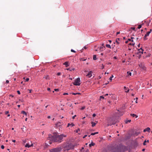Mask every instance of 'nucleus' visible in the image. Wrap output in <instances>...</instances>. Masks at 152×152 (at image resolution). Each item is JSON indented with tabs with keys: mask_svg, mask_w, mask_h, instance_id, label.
I'll return each mask as SVG.
<instances>
[{
	"mask_svg": "<svg viewBox=\"0 0 152 152\" xmlns=\"http://www.w3.org/2000/svg\"><path fill=\"white\" fill-rule=\"evenodd\" d=\"M29 80V78H26V79H25V82H28V81Z\"/></svg>",
	"mask_w": 152,
	"mask_h": 152,
	"instance_id": "37",
	"label": "nucleus"
},
{
	"mask_svg": "<svg viewBox=\"0 0 152 152\" xmlns=\"http://www.w3.org/2000/svg\"><path fill=\"white\" fill-rule=\"evenodd\" d=\"M71 51L72 52H74V53L76 52V51L73 49H71Z\"/></svg>",
	"mask_w": 152,
	"mask_h": 152,
	"instance_id": "42",
	"label": "nucleus"
},
{
	"mask_svg": "<svg viewBox=\"0 0 152 152\" xmlns=\"http://www.w3.org/2000/svg\"><path fill=\"white\" fill-rule=\"evenodd\" d=\"M120 39L119 38H117L116 39L115 42L117 43L118 45L119 43Z\"/></svg>",
	"mask_w": 152,
	"mask_h": 152,
	"instance_id": "17",
	"label": "nucleus"
},
{
	"mask_svg": "<svg viewBox=\"0 0 152 152\" xmlns=\"http://www.w3.org/2000/svg\"><path fill=\"white\" fill-rule=\"evenodd\" d=\"M128 42V40L127 41H125L126 43H127Z\"/></svg>",
	"mask_w": 152,
	"mask_h": 152,
	"instance_id": "58",
	"label": "nucleus"
},
{
	"mask_svg": "<svg viewBox=\"0 0 152 152\" xmlns=\"http://www.w3.org/2000/svg\"><path fill=\"white\" fill-rule=\"evenodd\" d=\"M127 74L128 76H131L132 75L131 73L129 72H127Z\"/></svg>",
	"mask_w": 152,
	"mask_h": 152,
	"instance_id": "27",
	"label": "nucleus"
},
{
	"mask_svg": "<svg viewBox=\"0 0 152 152\" xmlns=\"http://www.w3.org/2000/svg\"><path fill=\"white\" fill-rule=\"evenodd\" d=\"M150 128L149 127H147L146 128L144 129L143 131V132H150Z\"/></svg>",
	"mask_w": 152,
	"mask_h": 152,
	"instance_id": "8",
	"label": "nucleus"
},
{
	"mask_svg": "<svg viewBox=\"0 0 152 152\" xmlns=\"http://www.w3.org/2000/svg\"><path fill=\"white\" fill-rule=\"evenodd\" d=\"M46 79H49V77L48 75H46L44 77Z\"/></svg>",
	"mask_w": 152,
	"mask_h": 152,
	"instance_id": "23",
	"label": "nucleus"
},
{
	"mask_svg": "<svg viewBox=\"0 0 152 152\" xmlns=\"http://www.w3.org/2000/svg\"><path fill=\"white\" fill-rule=\"evenodd\" d=\"M108 94H107L104 95V96H108Z\"/></svg>",
	"mask_w": 152,
	"mask_h": 152,
	"instance_id": "59",
	"label": "nucleus"
},
{
	"mask_svg": "<svg viewBox=\"0 0 152 152\" xmlns=\"http://www.w3.org/2000/svg\"><path fill=\"white\" fill-rule=\"evenodd\" d=\"M147 36H145H145L144 37V40H146L148 39V38H147Z\"/></svg>",
	"mask_w": 152,
	"mask_h": 152,
	"instance_id": "30",
	"label": "nucleus"
},
{
	"mask_svg": "<svg viewBox=\"0 0 152 152\" xmlns=\"http://www.w3.org/2000/svg\"><path fill=\"white\" fill-rule=\"evenodd\" d=\"M145 149L144 148L142 149V151H145Z\"/></svg>",
	"mask_w": 152,
	"mask_h": 152,
	"instance_id": "61",
	"label": "nucleus"
},
{
	"mask_svg": "<svg viewBox=\"0 0 152 152\" xmlns=\"http://www.w3.org/2000/svg\"><path fill=\"white\" fill-rule=\"evenodd\" d=\"M64 65H65L66 67H67L69 66V62L68 61H66L65 62L64 64Z\"/></svg>",
	"mask_w": 152,
	"mask_h": 152,
	"instance_id": "13",
	"label": "nucleus"
},
{
	"mask_svg": "<svg viewBox=\"0 0 152 152\" xmlns=\"http://www.w3.org/2000/svg\"><path fill=\"white\" fill-rule=\"evenodd\" d=\"M28 91H29V93H31V91H32V90H28Z\"/></svg>",
	"mask_w": 152,
	"mask_h": 152,
	"instance_id": "55",
	"label": "nucleus"
},
{
	"mask_svg": "<svg viewBox=\"0 0 152 152\" xmlns=\"http://www.w3.org/2000/svg\"><path fill=\"white\" fill-rule=\"evenodd\" d=\"M75 145L70 142L64 143L61 147L52 149L50 150V152H69L70 150H73Z\"/></svg>",
	"mask_w": 152,
	"mask_h": 152,
	"instance_id": "1",
	"label": "nucleus"
},
{
	"mask_svg": "<svg viewBox=\"0 0 152 152\" xmlns=\"http://www.w3.org/2000/svg\"><path fill=\"white\" fill-rule=\"evenodd\" d=\"M93 73L92 71H91L88 72V73L86 75V77L88 78L91 77L92 75V74Z\"/></svg>",
	"mask_w": 152,
	"mask_h": 152,
	"instance_id": "7",
	"label": "nucleus"
},
{
	"mask_svg": "<svg viewBox=\"0 0 152 152\" xmlns=\"http://www.w3.org/2000/svg\"><path fill=\"white\" fill-rule=\"evenodd\" d=\"M68 93H64L63 94V95H68Z\"/></svg>",
	"mask_w": 152,
	"mask_h": 152,
	"instance_id": "48",
	"label": "nucleus"
},
{
	"mask_svg": "<svg viewBox=\"0 0 152 152\" xmlns=\"http://www.w3.org/2000/svg\"><path fill=\"white\" fill-rule=\"evenodd\" d=\"M76 115H75L74 116L72 117V118L74 119L75 117H76Z\"/></svg>",
	"mask_w": 152,
	"mask_h": 152,
	"instance_id": "49",
	"label": "nucleus"
},
{
	"mask_svg": "<svg viewBox=\"0 0 152 152\" xmlns=\"http://www.w3.org/2000/svg\"><path fill=\"white\" fill-rule=\"evenodd\" d=\"M12 141L13 142H15V140H12Z\"/></svg>",
	"mask_w": 152,
	"mask_h": 152,
	"instance_id": "60",
	"label": "nucleus"
},
{
	"mask_svg": "<svg viewBox=\"0 0 152 152\" xmlns=\"http://www.w3.org/2000/svg\"><path fill=\"white\" fill-rule=\"evenodd\" d=\"M87 136V135H84L83 137V138H85Z\"/></svg>",
	"mask_w": 152,
	"mask_h": 152,
	"instance_id": "50",
	"label": "nucleus"
},
{
	"mask_svg": "<svg viewBox=\"0 0 152 152\" xmlns=\"http://www.w3.org/2000/svg\"><path fill=\"white\" fill-rule=\"evenodd\" d=\"M100 98L104 99V97L103 96H100Z\"/></svg>",
	"mask_w": 152,
	"mask_h": 152,
	"instance_id": "47",
	"label": "nucleus"
},
{
	"mask_svg": "<svg viewBox=\"0 0 152 152\" xmlns=\"http://www.w3.org/2000/svg\"><path fill=\"white\" fill-rule=\"evenodd\" d=\"M80 131V129H78L77 130H76V131H75L76 133H77L79 132Z\"/></svg>",
	"mask_w": 152,
	"mask_h": 152,
	"instance_id": "33",
	"label": "nucleus"
},
{
	"mask_svg": "<svg viewBox=\"0 0 152 152\" xmlns=\"http://www.w3.org/2000/svg\"><path fill=\"white\" fill-rule=\"evenodd\" d=\"M95 145V143H94L91 142V143L89 144V146L90 147H91L92 146H94Z\"/></svg>",
	"mask_w": 152,
	"mask_h": 152,
	"instance_id": "19",
	"label": "nucleus"
},
{
	"mask_svg": "<svg viewBox=\"0 0 152 152\" xmlns=\"http://www.w3.org/2000/svg\"><path fill=\"white\" fill-rule=\"evenodd\" d=\"M105 48V47L104 46H103L102 47H100L99 48V50L101 51H102Z\"/></svg>",
	"mask_w": 152,
	"mask_h": 152,
	"instance_id": "16",
	"label": "nucleus"
},
{
	"mask_svg": "<svg viewBox=\"0 0 152 152\" xmlns=\"http://www.w3.org/2000/svg\"><path fill=\"white\" fill-rule=\"evenodd\" d=\"M138 53H141L142 54L143 53V50L142 49V48H140L138 50Z\"/></svg>",
	"mask_w": 152,
	"mask_h": 152,
	"instance_id": "11",
	"label": "nucleus"
},
{
	"mask_svg": "<svg viewBox=\"0 0 152 152\" xmlns=\"http://www.w3.org/2000/svg\"><path fill=\"white\" fill-rule=\"evenodd\" d=\"M6 83H9V81L8 80H7L6 81Z\"/></svg>",
	"mask_w": 152,
	"mask_h": 152,
	"instance_id": "52",
	"label": "nucleus"
},
{
	"mask_svg": "<svg viewBox=\"0 0 152 152\" xmlns=\"http://www.w3.org/2000/svg\"><path fill=\"white\" fill-rule=\"evenodd\" d=\"M80 79L79 77H78L75 80L73 84L75 86H80Z\"/></svg>",
	"mask_w": 152,
	"mask_h": 152,
	"instance_id": "4",
	"label": "nucleus"
},
{
	"mask_svg": "<svg viewBox=\"0 0 152 152\" xmlns=\"http://www.w3.org/2000/svg\"><path fill=\"white\" fill-rule=\"evenodd\" d=\"M124 89L125 91V92L126 93H128L129 92V90L128 88H126V86H124Z\"/></svg>",
	"mask_w": 152,
	"mask_h": 152,
	"instance_id": "10",
	"label": "nucleus"
},
{
	"mask_svg": "<svg viewBox=\"0 0 152 152\" xmlns=\"http://www.w3.org/2000/svg\"><path fill=\"white\" fill-rule=\"evenodd\" d=\"M106 46L108 48H111V46L110 45H109V44H106Z\"/></svg>",
	"mask_w": 152,
	"mask_h": 152,
	"instance_id": "22",
	"label": "nucleus"
},
{
	"mask_svg": "<svg viewBox=\"0 0 152 152\" xmlns=\"http://www.w3.org/2000/svg\"><path fill=\"white\" fill-rule=\"evenodd\" d=\"M93 59L94 60H96V55H94L93 56Z\"/></svg>",
	"mask_w": 152,
	"mask_h": 152,
	"instance_id": "25",
	"label": "nucleus"
},
{
	"mask_svg": "<svg viewBox=\"0 0 152 152\" xmlns=\"http://www.w3.org/2000/svg\"><path fill=\"white\" fill-rule=\"evenodd\" d=\"M130 29H131L133 30H134V31H136L135 28V27H132L130 28Z\"/></svg>",
	"mask_w": 152,
	"mask_h": 152,
	"instance_id": "31",
	"label": "nucleus"
},
{
	"mask_svg": "<svg viewBox=\"0 0 152 152\" xmlns=\"http://www.w3.org/2000/svg\"><path fill=\"white\" fill-rule=\"evenodd\" d=\"M54 90L55 91H59V89H54Z\"/></svg>",
	"mask_w": 152,
	"mask_h": 152,
	"instance_id": "43",
	"label": "nucleus"
},
{
	"mask_svg": "<svg viewBox=\"0 0 152 152\" xmlns=\"http://www.w3.org/2000/svg\"><path fill=\"white\" fill-rule=\"evenodd\" d=\"M47 90L48 91H50V88H47Z\"/></svg>",
	"mask_w": 152,
	"mask_h": 152,
	"instance_id": "46",
	"label": "nucleus"
},
{
	"mask_svg": "<svg viewBox=\"0 0 152 152\" xmlns=\"http://www.w3.org/2000/svg\"><path fill=\"white\" fill-rule=\"evenodd\" d=\"M110 50H107L106 51V53H109L110 52Z\"/></svg>",
	"mask_w": 152,
	"mask_h": 152,
	"instance_id": "32",
	"label": "nucleus"
},
{
	"mask_svg": "<svg viewBox=\"0 0 152 152\" xmlns=\"http://www.w3.org/2000/svg\"><path fill=\"white\" fill-rule=\"evenodd\" d=\"M23 142L24 143H25L26 142V141L25 140H23Z\"/></svg>",
	"mask_w": 152,
	"mask_h": 152,
	"instance_id": "57",
	"label": "nucleus"
},
{
	"mask_svg": "<svg viewBox=\"0 0 152 152\" xmlns=\"http://www.w3.org/2000/svg\"><path fill=\"white\" fill-rule=\"evenodd\" d=\"M33 143H32L31 144V145H30V147H33Z\"/></svg>",
	"mask_w": 152,
	"mask_h": 152,
	"instance_id": "45",
	"label": "nucleus"
},
{
	"mask_svg": "<svg viewBox=\"0 0 152 152\" xmlns=\"http://www.w3.org/2000/svg\"><path fill=\"white\" fill-rule=\"evenodd\" d=\"M30 145L28 143H26L25 145V147L27 148H30Z\"/></svg>",
	"mask_w": 152,
	"mask_h": 152,
	"instance_id": "20",
	"label": "nucleus"
},
{
	"mask_svg": "<svg viewBox=\"0 0 152 152\" xmlns=\"http://www.w3.org/2000/svg\"><path fill=\"white\" fill-rule=\"evenodd\" d=\"M113 77V76L112 75V76L110 78V81H111L112 80V78Z\"/></svg>",
	"mask_w": 152,
	"mask_h": 152,
	"instance_id": "29",
	"label": "nucleus"
},
{
	"mask_svg": "<svg viewBox=\"0 0 152 152\" xmlns=\"http://www.w3.org/2000/svg\"><path fill=\"white\" fill-rule=\"evenodd\" d=\"M111 152H124L127 150V147L122 144L112 145L110 147Z\"/></svg>",
	"mask_w": 152,
	"mask_h": 152,
	"instance_id": "2",
	"label": "nucleus"
},
{
	"mask_svg": "<svg viewBox=\"0 0 152 152\" xmlns=\"http://www.w3.org/2000/svg\"><path fill=\"white\" fill-rule=\"evenodd\" d=\"M152 31V29H150V31L147 32V33L145 34V36H149V34Z\"/></svg>",
	"mask_w": 152,
	"mask_h": 152,
	"instance_id": "12",
	"label": "nucleus"
},
{
	"mask_svg": "<svg viewBox=\"0 0 152 152\" xmlns=\"http://www.w3.org/2000/svg\"><path fill=\"white\" fill-rule=\"evenodd\" d=\"M91 124H92V126L93 127L96 124L95 122H91Z\"/></svg>",
	"mask_w": 152,
	"mask_h": 152,
	"instance_id": "21",
	"label": "nucleus"
},
{
	"mask_svg": "<svg viewBox=\"0 0 152 152\" xmlns=\"http://www.w3.org/2000/svg\"><path fill=\"white\" fill-rule=\"evenodd\" d=\"M66 70H69L70 71H71L72 70L70 69L69 68H67L66 69Z\"/></svg>",
	"mask_w": 152,
	"mask_h": 152,
	"instance_id": "56",
	"label": "nucleus"
},
{
	"mask_svg": "<svg viewBox=\"0 0 152 152\" xmlns=\"http://www.w3.org/2000/svg\"><path fill=\"white\" fill-rule=\"evenodd\" d=\"M48 118H50V116H48Z\"/></svg>",
	"mask_w": 152,
	"mask_h": 152,
	"instance_id": "62",
	"label": "nucleus"
},
{
	"mask_svg": "<svg viewBox=\"0 0 152 152\" xmlns=\"http://www.w3.org/2000/svg\"><path fill=\"white\" fill-rule=\"evenodd\" d=\"M128 40L129 41H131L132 42V43H130L129 44V45H132L133 46L135 44V43L133 42V40H131V39H128Z\"/></svg>",
	"mask_w": 152,
	"mask_h": 152,
	"instance_id": "9",
	"label": "nucleus"
},
{
	"mask_svg": "<svg viewBox=\"0 0 152 152\" xmlns=\"http://www.w3.org/2000/svg\"><path fill=\"white\" fill-rule=\"evenodd\" d=\"M53 135H52L50 134L48 136V139L54 142H60L62 141L63 137L66 136V135L63 134L60 135H58L57 134H53Z\"/></svg>",
	"mask_w": 152,
	"mask_h": 152,
	"instance_id": "3",
	"label": "nucleus"
},
{
	"mask_svg": "<svg viewBox=\"0 0 152 152\" xmlns=\"http://www.w3.org/2000/svg\"><path fill=\"white\" fill-rule=\"evenodd\" d=\"M131 120H126L125 121V123L127 124L128 123H129L131 122Z\"/></svg>",
	"mask_w": 152,
	"mask_h": 152,
	"instance_id": "28",
	"label": "nucleus"
},
{
	"mask_svg": "<svg viewBox=\"0 0 152 152\" xmlns=\"http://www.w3.org/2000/svg\"><path fill=\"white\" fill-rule=\"evenodd\" d=\"M120 33V32H117L116 33V34H117V35H118V34H119Z\"/></svg>",
	"mask_w": 152,
	"mask_h": 152,
	"instance_id": "54",
	"label": "nucleus"
},
{
	"mask_svg": "<svg viewBox=\"0 0 152 152\" xmlns=\"http://www.w3.org/2000/svg\"><path fill=\"white\" fill-rule=\"evenodd\" d=\"M142 27V25H138V28L140 29Z\"/></svg>",
	"mask_w": 152,
	"mask_h": 152,
	"instance_id": "34",
	"label": "nucleus"
},
{
	"mask_svg": "<svg viewBox=\"0 0 152 152\" xmlns=\"http://www.w3.org/2000/svg\"><path fill=\"white\" fill-rule=\"evenodd\" d=\"M1 148L2 149H4V145H1Z\"/></svg>",
	"mask_w": 152,
	"mask_h": 152,
	"instance_id": "38",
	"label": "nucleus"
},
{
	"mask_svg": "<svg viewBox=\"0 0 152 152\" xmlns=\"http://www.w3.org/2000/svg\"><path fill=\"white\" fill-rule=\"evenodd\" d=\"M74 126V125L73 123H71V124L69 123L68 124L67 127H72Z\"/></svg>",
	"mask_w": 152,
	"mask_h": 152,
	"instance_id": "14",
	"label": "nucleus"
},
{
	"mask_svg": "<svg viewBox=\"0 0 152 152\" xmlns=\"http://www.w3.org/2000/svg\"><path fill=\"white\" fill-rule=\"evenodd\" d=\"M146 140H145L144 141V142H143V145H146Z\"/></svg>",
	"mask_w": 152,
	"mask_h": 152,
	"instance_id": "39",
	"label": "nucleus"
},
{
	"mask_svg": "<svg viewBox=\"0 0 152 152\" xmlns=\"http://www.w3.org/2000/svg\"><path fill=\"white\" fill-rule=\"evenodd\" d=\"M17 92L18 94H20V93L19 91H18V90L17 91Z\"/></svg>",
	"mask_w": 152,
	"mask_h": 152,
	"instance_id": "41",
	"label": "nucleus"
},
{
	"mask_svg": "<svg viewBox=\"0 0 152 152\" xmlns=\"http://www.w3.org/2000/svg\"><path fill=\"white\" fill-rule=\"evenodd\" d=\"M115 123V120H114L113 119H111V120H110L108 123V126L109 125H111L113 124H114Z\"/></svg>",
	"mask_w": 152,
	"mask_h": 152,
	"instance_id": "6",
	"label": "nucleus"
},
{
	"mask_svg": "<svg viewBox=\"0 0 152 152\" xmlns=\"http://www.w3.org/2000/svg\"><path fill=\"white\" fill-rule=\"evenodd\" d=\"M86 60V59H83V58H81L80 59V61H85Z\"/></svg>",
	"mask_w": 152,
	"mask_h": 152,
	"instance_id": "35",
	"label": "nucleus"
},
{
	"mask_svg": "<svg viewBox=\"0 0 152 152\" xmlns=\"http://www.w3.org/2000/svg\"><path fill=\"white\" fill-rule=\"evenodd\" d=\"M72 94L73 95H76L77 94H80L79 93H72Z\"/></svg>",
	"mask_w": 152,
	"mask_h": 152,
	"instance_id": "26",
	"label": "nucleus"
},
{
	"mask_svg": "<svg viewBox=\"0 0 152 152\" xmlns=\"http://www.w3.org/2000/svg\"><path fill=\"white\" fill-rule=\"evenodd\" d=\"M139 66L140 68L142 71H144L146 70V67L143 63H141L139 64Z\"/></svg>",
	"mask_w": 152,
	"mask_h": 152,
	"instance_id": "5",
	"label": "nucleus"
},
{
	"mask_svg": "<svg viewBox=\"0 0 152 152\" xmlns=\"http://www.w3.org/2000/svg\"><path fill=\"white\" fill-rule=\"evenodd\" d=\"M101 76H99V79H101Z\"/></svg>",
	"mask_w": 152,
	"mask_h": 152,
	"instance_id": "64",
	"label": "nucleus"
},
{
	"mask_svg": "<svg viewBox=\"0 0 152 152\" xmlns=\"http://www.w3.org/2000/svg\"><path fill=\"white\" fill-rule=\"evenodd\" d=\"M9 96H11V97H14V96H13V95H11V94L10 95H9Z\"/></svg>",
	"mask_w": 152,
	"mask_h": 152,
	"instance_id": "53",
	"label": "nucleus"
},
{
	"mask_svg": "<svg viewBox=\"0 0 152 152\" xmlns=\"http://www.w3.org/2000/svg\"><path fill=\"white\" fill-rule=\"evenodd\" d=\"M140 44H139L138 45V47L139 48V47H140Z\"/></svg>",
	"mask_w": 152,
	"mask_h": 152,
	"instance_id": "63",
	"label": "nucleus"
},
{
	"mask_svg": "<svg viewBox=\"0 0 152 152\" xmlns=\"http://www.w3.org/2000/svg\"><path fill=\"white\" fill-rule=\"evenodd\" d=\"M21 113L25 115H27V113L24 111H23L21 112Z\"/></svg>",
	"mask_w": 152,
	"mask_h": 152,
	"instance_id": "24",
	"label": "nucleus"
},
{
	"mask_svg": "<svg viewBox=\"0 0 152 152\" xmlns=\"http://www.w3.org/2000/svg\"><path fill=\"white\" fill-rule=\"evenodd\" d=\"M9 113V111H5V114H8Z\"/></svg>",
	"mask_w": 152,
	"mask_h": 152,
	"instance_id": "40",
	"label": "nucleus"
},
{
	"mask_svg": "<svg viewBox=\"0 0 152 152\" xmlns=\"http://www.w3.org/2000/svg\"><path fill=\"white\" fill-rule=\"evenodd\" d=\"M61 75V72H58L57 73V75Z\"/></svg>",
	"mask_w": 152,
	"mask_h": 152,
	"instance_id": "44",
	"label": "nucleus"
},
{
	"mask_svg": "<svg viewBox=\"0 0 152 152\" xmlns=\"http://www.w3.org/2000/svg\"><path fill=\"white\" fill-rule=\"evenodd\" d=\"M57 126H60L62 125V124L61 122H58L55 124Z\"/></svg>",
	"mask_w": 152,
	"mask_h": 152,
	"instance_id": "15",
	"label": "nucleus"
},
{
	"mask_svg": "<svg viewBox=\"0 0 152 152\" xmlns=\"http://www.w3.org/2000/svg\"><path fill=\"white\" fill-rule=\"evenodd\" d=\"M85 108V106H83L81 109H80L81 110H83Z\"/></svg>",
	"mask_w": 152,
	"mask_h": 152,
	"instance_id": "36",
	"label": "nucleus"
},
{
	"mask_svg": "<svg viewBox=\"0 0 152 152\" xmlns=\"http://www.w3.org/2000/svg\"><path fill=\"white\" fill-rule=\"evenodd\" d=\"M131 115L133 117H135L136 118H137V115L136 114H131Z\"/></svg>",
	"mask_w": 152,
	"mask_h": 152,
	"instance_id": "18",
	"label": "nucleus"
},
{
	"mask_svg": "<svg viewBox=\"0 0 152 152\" xmlns=\"http://www.w3.org/2000/svg\"><path fill=\"white\" fill-rule=\"evenodd\" d=\"M96 115L95 114H93V116L94 117H95Z\"/></svg>",
	"mask_w": 152,
	"mask_h": 152,
	"instance_id": "51",
	"label": "nucleus"
}]
</instances>
